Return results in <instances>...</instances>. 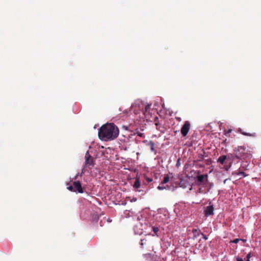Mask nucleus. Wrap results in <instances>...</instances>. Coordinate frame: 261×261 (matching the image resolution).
I'll return each instance as SVG.
<instances>
[{"mask_svg":"<svg viewBox=\"0 0 261 261\" xmlns=\"http://www.w3.org/2000/svg\"><path fill=\"white\" fill-rule=\"evenodd\" d=\"M73 186H74V192H77L80 193L84 192L81 184L79 181H74Z\"/></svg>","mask_w":261,"mask_h":261,"instance_id":"6","label":"nucleus"},{"mask_svg":"<svg viewBox=\"0 0 261 261\" xmlns=\"http://www.w3.org/2000/svg\"><path fill=\"white\" fill-rule=\"evenodd\" d=\"M192 233L194 234V238H197L201 233L200 230L199 229H193Z\"/></svg>","mask_w":261,"mask_h":261,"instance_id":"11","label":"nucleus"},{"mask_svg":"<svg viewBox=\"0 0 261 261\" xmlns=\"http://www.w3.org/2000/svg\"><path fill=\"white\" fill-rule=\"evenodd\" d=\"M231 132V129H229L227 130V133H230Z\"/></svg>","mask_w":261,"mask_h":261,"instance_id":"24","label":"nucleus"},{"mask_svg":"<svg viewBox=\"0 0 261 261\" xmlns=\"http://www.w3.org/2000/svg\"><path fill=\"white\" fill-rule=\"evenodd\" d=\"M148 146H149L151 151H154V143L152 141H150L148 142Z\"/></svg>","mask_w":261,"mask_h":261,"instance_id":"12","label":"nucleus"},{"mask_svg":"<svg viewBox=\"0 0 261 261\" xmlns=\"http://www.w3.org/2000/svg\"><path fill=\"white\" fill-rule=\"evenodd\" d=\"M144 241H146V240H145V239H142V240H141V245L142 246H143V244H144V242H144Z\"/></svg>","mask_w":261,"mask_h":261,"instance_id":"23","label":"nucleus"},{"mask_svg":"<svg viewBox=\"0 0 261 261\" xmlns=\"http://www.w3.org/2000/svg\"><path fill=\"white\" fill-rule=\"evenodd\" d=\"M165 188L164 187V186H162L161 185H160L158 186V189L159 190H163Z\"/></svg>","mask_w":261,"mask_h":261,"instance_id":"20","label":"nucleus"},{"mask_svg":"<svg viewBox=\"0 0 261 261\" xmlns=\"http://www.w3.org/2000/svg\"><path fill=\"white\" fill-rule=\"evenodd\" d=\"M169 181V175H166L164 176V179H163V181L161 182V185L166 184V183L168 182Z\"/></svg>","mask_w":261,"mask_h":261,"instance_id":"14","label":"nucleus"},{"mask_svg":"<svg viewBox=\"0 0 261 261\" xmlns=\"http://www.w3.org/2000/svg\"><path fill=\"white\" fill-rule=\"evenodd\" d=\"M241 134L245 135V136H250V137H255L256 136V134L255 133H246L244 131H243L241 129H239V130H238Z\"/></svg>","mask_w":261,"mask_h":261,"instance_id":"8","label":"nucleus"},{"mask_svg":"<svg viewBox=\"0 0 261 261\" xmlns=\"http://www.w3.org/2000/svg\"><path fill=\"white\" fill-rule=\"evenodd\" d=\"M242 239H236L234 240H233V241H231V242L233 243H235V244H237L240 241H241ZM242 241H244V240H242Z\"/></svg>","mask_w":261,"mask_h":261,"instance_id":"15","label":"nucleus"},{"mask_svg":"<svg viewBox=\"0 0 261 261\" xmlns=\"http://www.w3.org/2000/svg\"><path fill=\"white\" fill-rule=\"evenodd\" d=\"M138 135L140 136V137H141L142 136V133H139V134H138Z\"/></svg>","mask_w":261,"mask_h":261,"instance_id":"25","label":"nucleus"},{"mask_svg":"<svg viewBox=\"0 0 261 261\" xmlns=\"http://www.w3.org/2000/svg\"><path fill=\"white\" fill-rule=\"evenodd\" d=\"M67 189L70 191L74 192V186H70L67 187Z\"/></svg>","mask_w":261,"mask_h":261,"instance_id":"16","label":"nucleus"},{"mask_svg":"<svg viewBox=\"0 0 261 261\" xmlns=\"http://www.w3.org/2000/svg\"><path fill=\"white\" fill-rule=\"evenodd\" d=\"M140 182L139 181V180L138 179H137L135 181V183L134 184V187L135 188H136V189H138L140 187Z\"/></svg>","mask_w":261,"mask_h":261,"instance_id":"13","label":"nucleus"},{"mask_svg":"<svg viewBox=\"0 0 261 261\" xmlns=\"http://www.w3.org/2000/svg\"><path fill=\"white\" fill-rule=\"evenodd\" d=\"M190 128V123L188 121L185 122L181 128V133L183 137H185L188 134Z\"/></svg>","mask_w":261,"mask_h":261,"instance_id":"5","label":"nucleus"},{"mask_svg":"<svg viewBox=\"0 0 261 261\" xmlns=\"http://www.w3.org/2000/svg\"><path fill=\"white\" fill-rule=\"evenodd\" d=\"M226 159V155H221L218 158V162L220 163L221 164H223Z\"/></svg>","mask_w":261,"mask_h":261,"instance_id":"10","label":"nucleus"},{"mask_svg":"<svg viewBox=\"0 0 261 261\" xmlns=\"http://www.w3.org/2000/svg\"><path fill=\"white\" fill-rule=\"evenodd\" d=\"M214 207L213 205H209L206 206L204 209L205 216L208 217L214 214Z\"/></svg>","mask_w":261,"mask_h":261,"instance_id":"7","label":"nucleus"},{"mask_svg":"<svg viewBox=\"0 0 261 261\" xmlns=\"http://www.w3.org/2000/svg\"><path fill=\"white\" fill-rule=\"evenodd\" d=\"M236 260L237 261H244V260L242 258H240V257H237L236 259Z\"/></svg>","mask_w":261,"mask_h":261,"instance_id":"22","label":"nucleus"},{"mask_svg":"<svg viewBox=\"0 0 261 261\" xmlns=\"http://www.w3.org/2000/svg\"><path fill=\"white\" fill-rule=\"evenodd\" d=\"M152 231L154 232V234L152 236H159V228L157 226H153L151 227Z\"/></svg>","mask_w":261,"mask_h":261,"instance_id":"9","label":"nucleus"},{"mask_svg":"<svg viewBox=\"0 0 261 261\" xmlns=\"http://www.w3.org/2000/svg\"><path fill=\"white\" fill-rule=\"evenodd\" d=\"M207 174L199 175L197 176V185L198 186L205 185L207 181Z\"/></svg>","mask_w":261,"mask_h":261,"instance_id":"4","label":"nucleus"},{"mask_svg":"<svg viewBox=\"0 0 261 261\" xmlns=\"http://www.w3.org/2000/svg\"><path fill=\"white\" fill-rule=\"evenodd\" d=\"M150 106L149 105H146L145 107V110H144L145 112H147L148 110L150 109Z\"/></svg>","mask_w":261,"mask_h":261,"instance_id":"18","label":"nucleus"},{"mask_svg":"<svg viewBox=\"0 0 261 261\" xmlns=\"http://www.w3.org/2000/svg\"><path fill=\"white\" fill-rule=\"evenodd\" d=\"M233 154L238 159H244L246 157V148L245 146H238L233 149Z\"/></svg>","mask_w":261,"mask_h":261,"instance_id":"2","label":"nucleus"},{"mask_svg":"<svg viewBox=\"0 0 261 261\" xmlns=\"http://www.w3.org/2000/svg\"><path fill=\"white\" fill-rule=\"evenodd\" d=\"M85 164L84 165V168L89 167L91 169L94 166V161L93 158L89 154L88 151H87L85 156Z\"/></svg>","mask_w":261,"mask_h":261,"instance_id":"3","label":"nucleus"},{"mask_svg":"<svg viewBox=\"0 0 261 261\" xmlns=\"http://www.w3.org/2000/svg\"><path fill=\"white\" fill-rule=\"evenodd\" d=\"M119 130L114 123H106L102 125L98 130V137L102 141H111L119 135Z\"/></svg>","mask_w":261,"mask_h":261,"instance_id":"1","label":"nucleus"},{"mask_svg":"<svg viewBox=\"0 0 261 261\" xmlns=\"http://www.w3.org/2000/svg\"><path fill=\"white\" fill-rule=\"evenodd\" d=\"M239 175H242L243 177H245L246 175L245 173V172H243V171H241V172H240L238 174Z\"/></svg>","mask_w":261,"mask_h":261,"instance_id":"19","label":"nucleus"},{"mask_svg":"<svg viewBox=\"0 0 261 261\" xmlns=\"http://www.w3.org/2000/svg\"><path fill=\"white\" fill-rule=\"evenodd\" d=\"M201 234L202 235L203 239H204L205 240H207V237H206V235H205V234H204L203 233H201Z\"/></svg>","mask_w":261,"mask_h":261,"instance_id":"21","label":"nucleus"},{"mask_svg":"<svg viewBox=\"0 0 261 261\" xmlns=\"http://www.w3.org/2000/svg\"><path fill=\"white\" fill-rule=\"evenodd\" d=\"M250 257H251V253L250 252L246 256L247 259L246 261H250Z\"/></svg>","mask_w":261,"mask_h":261,"instance_id":"17","label":"nucleus"}]
</instances>
